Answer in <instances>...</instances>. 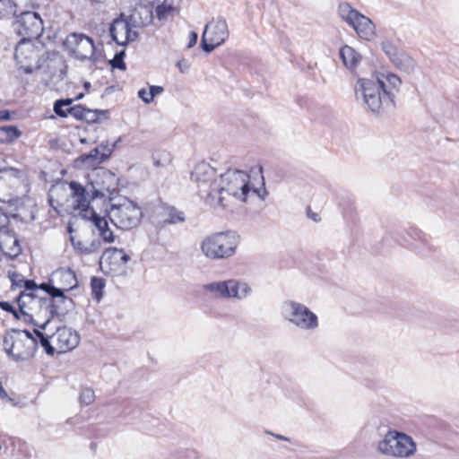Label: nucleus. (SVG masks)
Masks as SVG:
<instances>
[{
  "label": "nucleus",
  "instance_id": "nucleus-1",
  "mask_svg": "<svg viewBox=\"0 0 459 459\" xmlns=\"http://www.w3.org/2000/svg\"><path fill=\"white\" fill-rule=\"evenodd\" d=\"M249 178L246 171L239 169H228L220 175L216 198L222 196L223 199L221 203H215L213 207L229 208L237 201L246 203L249 196H258L264 200L266 190L264 189V195H261V190L251 188Z\"/></svg>",
  "mask_w": 459,
  "mask_h": 459
},
{
  "label": "nucleus",
  "instance_id": "nucleus-2",
  "mask_svg": "<svg viewBox=\"0 0 459 459\" xmlns=\"http://www.w3.org/2000/svg\"><path fill=\"white\" fill-rule=\"evenodd\" d=\"M104 178L114 180V175L109 172H103V175L97 176L86 186L82 184L71 181L69 187L71 189V196L74 200V208L80 210L83 217H88L93 209H90L91 201L104 197L106 194H111L115 190V185L104 186Z\"/></svg>",
  "mask_w": 459,
  "mask_h": 459
},
{
  "label": "nucleus",
  "instance_id": "nucleus-3",
  "mask_svg": "<svg viewBox=\"0 0 459 459\" xmlns=\"http://www.w3.org/2000/svg\"><path fill=\"white\" fill-rule=\"evenodd\" d=\"M357 99L361 98L367 108L373 113L379 112L383 103L394 102V93L392 92L379 74L370 78H359L355 85Z\"/></svg>",
  "mask_w": 459,
  "mask_h": 459
},
{
  "label": "nucleus",
  "instance_id": "nucleus-4",
  "mask_svg": "<svg viewBox=\"0 0 459 459\" xmlns=\"http://www.w3.org/2000/svg\"><path fill=\"white\" fill-rule=\"evenodd\" d=\"M377 451L387 457L407 459L417 452V444L406 433L398 430H388L384 438L378 441Z\"/></svg>",
  "mask_w": 459,
  "mask_h": 459
},
{
  "label": "nucleus",
  "instance_id": "nucleus-5",
  "mask_svg": "<svg viewBox=\"0 0 459 459\" xmlns=\"http://www.w3.org/2000/svg\"><path fill=\"white\" fill-rule=\"evenodd\" d=\"M110 202L108 216L117 228L128 230L140 223L143 212L137 204L126 197L110 199Z\"/></svg>",
  "mask_w": 459,
  "mask_h": 459
},
{
  "label": "nucleus",
  "instance_id": "nucleus-6",
  "mask_svg": "<svg viewBox=\"0 0 459 459\" xmlns=\"http://www.w3.org/2000/svg\"><path fill=\"white\" fill-rule=\"evenodd\" d=\"M37 345V339L28 330L13 329L3 341L4 351L16 361L32 358Z\"/></svg>",
  "mask_w": 459,
  "mask_h": 459
},
{
  "label": "nucleus",
  "instance_id": "nucleus-7",
  "mask_svg": "<svg viewBox=\"0 0 459 459\" xmlns=\"http://www.w3.org/2000/svg\"><path fill=\"white\" fill-rule=\"evenodd\" d=\"M191 180L195 183L199 195L210 206L221 203L223 197L216 198L219 180L216 170L206 162L198 163L191 172Z\"/></svg>",
  "mask_w": 459,
  "mask_h": 459
},
{
  "label": "nucleus",
  "instance_id": "nucleus-8",
  "mask_svg": "<svg viewBox=\"0 0 459 459\" xmlns=\"http://www.w3.org/2000/svg\"><path fill=\"white\" fill-rule=\"evenodd\" d=\"M238 246L233 232H218L205 237L201 242V251L209 259L220 260L232 256Z\"/></svg>",
  "mask_w": 459,
  "mask_h": 459
},
{
  "label": "nucleus",
  "instance_id": "nucleus-9",
  "mask_svg": "<svg viewBox=\"0 0 459 459\" xmlns=\"http://www.w3.org/2000/svg\"><path fill=\"white\" fill-rule=\"evenodd\" d=\"M37 290H21L15 299L18 305V310L21 319L26 323L45 330L49 324V319L43 323L37 322L34 317L43 314L44 298L36 295Z\"/></svg>",
  "mask_w": 459,
  "mask_h": 459
},
{
  "label": "nucleus",
  "instance_id": "nucleus-10",
  "mask_svg": "<svg viewBox=\"0 0 459 459\" xmlns=\"http://www.w3.org/2000/svg\"><path fill=\"white\" fill-rule=\"evenodd\" d=\"M281 316L302 330H314L318 326L317 316L305 305L293 300L282 304Z\"/></svg>",
  "mask_w": 459,
  "mask_h": 459
},
{
  "label": "nucleus",
  "instance_id": "nucleus-11",
  "mask_svg": "<svg viewBox=\"0 0 459 459\" xmlns=\"http://www.w3.org/2000/svg\"><path fill=\"white\" fill-rule=\"evenodd\" d=\"M203 289L218 299H243L251 292L247 283L234 279L206 283Z\"/></svg>",
  "mask_w": 459,
  "mask_h": 459
},
{
  "label": "nucleus",
  "instance_id": "nucleus-12",
  "mask_svg": "<svg viewBox=\"0 0 459 459\" xmlns=\"http://www.w3.org/2000/svg\"><path fill=\"white\" fill-rule=\"evenodd\" d=\"M139 23L134 15H129L124 18L114 20L109 28V33L112 39L120 46H126L129 42L134 41L138 38L136 29Z\"/></svg>",
  "mask_w": 459,
  "mask_h": 459
},
{
  "label": "nucleus",
  "instance_id": "nucleus-13",
  "mask_svg": "<svg viewBox=\"0 0 459 459\" xmlns=\"http://www.w3.org/2000/svg\"><path fill=\"white\" fill-rule=\"evenodd\" d=\"M64 48L70 56L84 61L91 58L95 52L92 39L82 33H71L64 41Z\"/></svg>",
  "mask_w": 459,
  "mask_h": 459
},
{
  "label": "nucleus",
  "instance_id": "nucleus-14",
  "mask_svg": "<svg viewBox=\"0 0 459 459\" xmlns=\"http://www.w3.org/2000/svg\"><path fill=\"white\" fill-rule=\"evenodd\" d=\"M229 36L228 25L224 19L212 21L205 26L202 36V48L210 53L222 44Z\"/></svg>",
  "mask_w": 459,
  "mask_h": 459
},
{
  "label": "nucleus",
  "instance_id": "nucleus-15",
  "mask_svg": "<svg viewBox=\"0 0 459 459\" xmlns=\"http://www.w3.org/2000/svg\"><path fill=\"white\" fill-rule=\"evenodd\" d=\"M74 307L72 299L66 297L65 292L57 290L49 297L44 298L43 314L49 321L53 317H64Z\"/></svg>",
  "mask_w": 459,
  "mask_h": 459
},
{
  "label": "nucleus",
  "instance_id": "nucleus-16",
  "mask_svg": "<svg viewBox=\"0 0 459 459\" xmlns=\"http://www.w3.org/2000/svg\"><path fill=\"white\" fill-rule=\"evenodd\" d=\"M16 30L23 39H38L43 32V21L35 12H24L16 21Z\"/></svg>",
  "mask_w": 459,
  "mask_h": 459
},
{
  "label": "nucleus",
  "instance_id": "nucleus-17",
  "mask_svg": "<svg viewBox=\"0 0 459 459\" xmlns=\"http://www.w3.org/2000/svg\"><path fill=\"white\" fill-rule=\"evenodd\" d=\"M131 257L124 249L117 247L108 248L100 257V264L102 270L111 274L124 272Z\"/></svg>",
  "mask_w": 459,
  "mask_h": 459
},
{
  "label": "nucleus",
  "instance_id": "nucleus-18",
  "mask_svg": "<svg viewBox=\"0 0 459 459\" xmlns=\"http://www.w3.org/2000/svg\"><path fill=\"white\" fill-rule=\"evenodd\" d=\"M55 349L58 353H64L74 349L80 342L79 334L68 327H58L51 335Z\"/></svg>",
  "mask_w": 459,
  "mask_h": 459
},
{
  "label": "nucleus",
  "instance_id": "nucleus-19",
  "mask_svg": "<svg viewBox=\"0 0 459 459\" xmlns=\"http://www.w3.org/2000/svg\"><path fill=\"white\" fill-rule=\"evenodd\" d=\"M0 253L10 258H15L22 253L17 237L9 228L0 230Z\"/></svg>",
  "mask_w": 459,
  "mask_h": 459
},
{
  "label": "nucleus",
  "instance_id": "nucleus-20",
  "mask_svg": "<svg viewBox=\"0 0 459 459\" xmlns=\"http://www.w3.org/2000/svg\"><path fill=\"white\" fill-rule=\"evenodd\" d=\"M37 57V51L30 44H24L20 42L14 51V58L17 65L26 74L33 72L32 61Z\"/></svg>",
  "mask_w": 459,
  "mask_h": 459
},
{
  "label": "nucleus",
  "instance_id": "nucleus-21",
  "mask_svg": "<svg viewBox=\"0 0 459 459\" xmlns=\"http://www.w3.org/2000/svg\"><path fill=\"white\" fill-rule=\"evenodd\" d=\"M407 235L411 238L410 240H405L407 245L417 253L427 255L434 250L427 235L420 230L411 228L407 231Z\"/></svg>",
  "mask_w": 459,
  "mask_h": 459
},
{
  "label": "nucleus",
  "instance_id": "nucleus-22",
  "mask_svg": "<svg viewBox=\"0 0 459 459\" xmlns=\"http://www.w3.org/2000/svg\"><path fill=\"white\" fill-rule=\"evenodd\" d=\"M51 281L56 284V289L63 292L69 291L78 284L75 273L71 269H59L52 274Z\"/></svg>",
  "mask_w": 459,
  "mask_h": 459
},
{
  "label": "nucleus",
  "instance_id": "nucleus-23",
  "mask_svg": "<svg viewBox=\"0 0 459 459\" xmlns=\"http://www.w3.org/2000/svg\"><path fill=\"white\" fill-rule=\"evenodd\" d=\"M158 223L165 226L185 221L184 212L173 206L163 204L157 208Z\"/></svg>",
  "mask_w": 459,
  "mask_h": 459
},
{
  "label": "nucleus",
  "instance_id": "nucleus-24",
  "mask_svg": "<svg viewBox=\"0 0 459 459\" xmlns=\"http://www.w3.org/2000/svg\"><path fill=\"white\" fill-rule=\"evenodd\" d=\"M87 219L91 220L97 230L100 238L106 243H112L115 240L114 232L108 226V222L105 217L100 216L95 211L88 214Z\"/></svg>",
  "mask_w": 459,
  "mask_h": 459
},
{
  "label": "nucleus",
  "instance_id": "nucleus-25",
  "mask_svg": "<svg viewBox=\"0 0 459 459\" xmlns=\"http://www.w3.org/2000/svg\"><path fill=\"white\" fill-rule=\"evenodd\" d=\"M351 26L356 30L357 34L364 39H370L375 34V25L371 20L365 15L359 14L352 22Z\"/></svg>",
  "mask_w": 459,
  "mask_h": 459
},
{
  "label": "nucleus",
  "instance_id": "nucleus-26",
  "mask_svg": "<svg viewBox=\"0 0 459 459\" xmlns=\"http://www.w3.org/2000/svg\"><path fill=\"white\" fill-rule=\"evenodd\" d=\"M339 54L344 66L351 71H353L360 61V55L348 45L342 47Z\"/></svg>",
  "mask_w": 459,
  "mask_h": 459
},
{
  "label": "nucleus",
  "instance_id": "nucleus-27",
  "mask_svg": "<svg viewBox=\"0 0 459 459\" xmlns=\"http://www.w3.org/2000/svg\"><path fill=\"white\" fill-rule=\"evenodd\" d=\"M71 242L75 251L81 255H91L97 253L100 250L101 244L98 239H93L89 243H84L82 240H76L74 237H71Z\"/></svg>",
  "mask_w": 459,
  "mask_h": 459
},
{
  "label": "nucleus",
  "instance_id": "nucleus-28",
  "mask_svg": "<svg viewBox=\"0 0 459 459\" xmlns=\"http://www.w3.org/2000/svg\"><path fill=\"white\" fill-rule=\"evenodd\" d=\"M391 61L396 68L407 74L413 72L415 68L414 60L403 50H400Z\"/></svg>",
  "mask_w": 459,
  "mask_h": 459
},
{
  "label": "nucleus",
  "instance_id": "nucleus-29",
  "mask_svg": "<svg viewBox=\"0 0 459 459\" xmlns=\"http://www.w3.org/2000/svg\"><path fill=\"white\" fill-rule=\"evenodd\" d=\"M111 150L100 145V147H96L90 152L89 154L83 157L84 161H90L91 165L100 164L104 161L109 155Z\"/></svg>",
  "mask_w": 459,
  "mask_h": 459
},
{
  "label": "nucleus",
  "instance_id": "nucleus-30",
  "mask_svg": "<svg viewBox=\"0 0 459 459\" xmlns=\"http://www.w3.org/2000/svg\"><path fill=\"white\" fill-rule=\"evenodd\" d=\"M338 13L349 25H351L359 14V13L353 9L348 3H341L339 4Z\"/></svg>",
  "mask_w": 459,
  "mask_h": 459
},
{
  "label": "nucleus",
  "instance_id": "nucleus-31",
  "mask_svg": "<svg viewBox=\"0 0 459 459\" xmlns=\"http://www.w3.org/2000/svg\"><path fill=\"white\" fill-rule=\"evenodd\" d=\"M34 334L36 335L37 342L40 343V345L44 348L45 351L48 355H54L56 352L55 349V344H53L51 340V335L48 336L39 329H34Z\"/></svg>",
  "mask_w": 459,
  "mask_h": 459
},
{
  "label": "nucleus",
  "instance_id": "nucleus-32",
  "mask_svg": "<svg viewBox=\"0 0 459 459\" xmlns=\"http://www.w3.org/2000/svg\"><path fill=\"white\" fill-rule=\"evenodd\" d=\"M16 4L13 0H0V20L15 15Z\"/></svg>",
  "mask_w": 459,
  "mask_h": 459
},
{
  "label": "nucleus",
  "instance_id": "nucleus-33",
  "mask_svg": "<svg viewBox=\"0 0 459 459\" xmlns=\"http://www.w3.org/2000/svg\"><path fill=\"white\" fill-rule=\"evenodd\" d=\"M21 135L16 126H5L0 127V142H11Z\"/></svg>",
  "mask_w": 459,
  "mask_h": 459
},
{
  "label": "nucleus",
  "instance_id": "nucleus-34",
  "mask_svg": "<svg viewBox=\"0 0 459 459\" xmlns=\"http://www.w3.org/2000/svg\"><path fill=\"white\" fill-rule=\"evenodd\" d=\"M13 288H22V290H37V284L33 280L20 278L16 274L12 278Z\"/></svg>",
  "mask_w": 459,
  "mask_h": 459
},
{
  "label": "nucleus",
  "instance_id": "nucleus-35",
  "mask_svg": "<svg viewBox=\"0 0 459 459\" xmlns=\"http://www.w3.org/2000/svg\"><path fill=\"white\" fill-rule=\"evenodd\" d=\"M108 113V110L89 109L85 108L82 120L89 124L97 123L100 121L101 116L107 118Z\"/></svg>",
  "mask_w": 459,
  "mask_h": 459
},
{
  "label": "nucleus",
  "instance_id": "nucleus-36",
  "mask_svg": "<svg viewBox=\"0 0 459 459\" xmlns=\"http://www.w3.org/2000/svg\"><path fill=\"white\" fill-rule=\"evenodd\" d=\"M73 101V99H61L56 100L54 103L55 113L61 117H66L69 114L67 108L72 105Z\"/></svg>",
  "mask_w": 459,
  "mask_h": 459
},
{
  "label": "nucleus",
  "instance_id": "nucleus-37",
  "mask_svg": "<svg viewBox=\"0 0 459 459\" xmlns=\"http://www.w3.org/2000/svg\"><path fill=\"white\" fill-rule=\"evenodd\" d=\"M91 287L93 298L100 300L102 298L103 289L105 287L103 279L92 277L91 280Z\"/></svg>",
  "mask_w": 459,
  "mask_h": 459
},
{
  "label": "nucleus",
  "instance_id": "nucleus-38",
  "mask_svg": "<svg viewBox=\"0 0 459 459\" xmlns=\"http://www.w3.org/2000/svg\"><path fill=\"white\" fill-rule=\"evenodd\" d=\"M381 79H384L387 88L393 92V90H398L402 84V80L394 74H380Z\"/></svg>",
  "mask_w": 459,
  "mask_h": 459
},
{
  "label": "nucleus",
  "instance_id": "nucleus-39",
  "mask_svg": "<svg viewBox=\"0 0 459 459\" xmlns=\"http://www.w3.org/2000/svg\"><path fill=\"white\" fill-rule=\"evenodd\" d=\"M79 400L80 403L84 405H90L93 403L95 401L94 391L89 387L82 388L80 393Z\"/></svg>",
  "mask_w": 459,
  "mask_h": 459
},
{
  "label": "nucleus",
  "instance_id": "nucleus-40",
  "mask_svg": "<svg viewBox=\"0 0 459 459\" xmlns=\"http://www.w3.org/2000/svg\"><path fill=\"white\" fill-rule=\"evenodd\" d=\"M126 56V52L125 50H121L119 52H117L114 58L110 61V65L113 68H117L119 70H126V63L124 62V57Z\"/></svg>",
  "mask_w": 459,
  "mask_h": 459
},
{
  "label": "nucleus",
  "instance_id": "nucleus-41",
  "mask_svg": "<svg viewBox=\"0 0 459 459\" xmlns=\"http://www.w3.org/2000/svg\"><path fill=\"white\" fill-rule=\"evenodd\" d=\"M383 51L386 54L390 60H392L396 54L401 50L398 49L394 44L389 41L382 42L381 44Z\"/></svg>",
  "mask_w": 459,
  "mask_h": 459
},
{
  "label": "nucleus",
  "instance_id": "nucleus-42",
  "mask_svg": "<svg viewBox=\"0 0 459 459\" xmlns=\"http://www.w3.org/2000/svg\"><path fill=\"white\" fill-rule=\"evenodd\" d=\"M174 10L173 6L166 5L165 3L157 4L156 14L160 20L165 18L169 13Z\"/></svg>",
  "mask_w": 459,
  "mask_h": 459
},
{
  "label": "nucleus",
  "instance_id": "nucleus-43",
  "mask_svg": "<svg viewBox=\"0 0 459 459\" xmlns=\"http://www.w3.org/2000/svg\"><path fill=\"white\" fill-rule=\"evenodd\" d=\"M67 110L69 112L68 115H71L72 117H74L76 119L82 120L83 114L85 111V108L83 106H82V105H75L73 107L70 106L69 108H67Z\"/></svg>",
  "mask_w": 459,
  "mask_h": 459
},
{
  "label": "nucleus",
  "instance_id": "nucleus-44",
  "mask_svg": "<svg viewBox=\"0 0 459 459\" xmlns=\"http://www.w3.org/2000/svg\"><path fill=\"white\" fill-rule=\"evenodd\" d=\"M0 307L6 312L12 313L16 319L21 320L19 310L16 309L12 303L7 301H0Z\"/></svg>",
  "mask_w": 459,
  "mask_h": 459
},
{
  "label": "nucleus",
  "instance_id": "nucleus-45",
  "mask_svg": "<svg viewBox=\"0 0 459 459\" xmlns=\"http://www.w3.org/2000/svg\"><path fill=\"white\" fill-rule=\"evenodd\" d=\"M44 290L48 297L53 294L54 292L57 291V289H56V286L54 285V281H51V279L48 282L41 283L40 285L37 284V290Z\"/></svg>",
  "mask_w": 459,
  "mask_h": 459
},
{
  "label": "nucleus",
  "instance_id": "nucleus-46",
  "mask_svg": "<svg viewBox=\"0 0 459 459\" xmlns=\"http://www.w3.org/2000/svg\"><path fill=\"white\" fill-rule=\"evenodd\" d=\"M163 91H164V89L161 86H157V85L151 86L149 89L150 99H152L153 100L154 97L161 94Z\"/></svg>",
  "mask_w": 459,
  "mask_h": 459
},
{
  "label": "nucleus",
  "instance_id": "nucleus-47",
  "mask_svg": "<svg viewBox=\"0 0 459 459\" xmlns=\"http://www.w3.org/2000/svg\"><path fill=\"white\" fill-rule=\"evenodd\" d=\"M138 97L146 104L152 102V100L150 99L149 91H147L145 88L139 90Z\"/></svg>",
  "mask_w": 459,
  "mask_h": 459
},
{
  "label": "nucleus",
  "instance_id": "nucleus-48",
  "mask_svg": "<svg viewBox=\"0 0 459 459\" xmlns=\"http://www.w3.org/2000/svg\"><path fill=\"white\" fill-rule=\"evenodd\" d=\"M171 161L170 157L166 155V157L161 160L160 159L157 157H153V164L155 167H165L166 165L169 164Z\"/></svg>",
  "mask_w": 459,
  "mask_h": 459
},
{
  "label": "nucleus",
  "instance_id": "nucleus-49",
  "mask_svg": "<svg viewBox=\"0 0 459 459\" xmlns=\"http://www.w3.org/2000/svg\"><path fill=\"white\" fill-rule=\"evenodd\" d=\"M9 222L8 215L0 209V230L8 228Z\"/></svg>",
  "mask_w": 459,
  "mask_h": 459
},
{
  "label": "nucleus",
  "instance_id": "nucleus-50",
  "mask_svg": "<svg viewBox=\"0 0 459 459\" xmlns=\"http://www.w3.org/2000/svg\"><path fill=\"white\" fill-rule=\"evenodd\" d=\"M197 33H195V31H191L189 34V42L187 48H193L197 42Z\"/></svg>",
  "mask_w": 459,
  "mask_h": 459
},
{
  "label": "nucleus",
  "instance_id": "nucleus-51",
  "mask_svg": "<svg viewBox=\"0 0 459 459\" xmlns=\"http://www.w3.org/2000/svg\"><path fill=\"white\" fill-rule=\"evenodd\" d=\"M307 217L310 218L311 220H313L314 221L317 222L320 221V217L319 215L316 213V212H314L310 207H308L307 209Z\"/></svg>",
  "mask_w": 459,
  "mask_h": 459
},
{
  "label": "nucleus",
  "instance_id": "nucleus-52",
  "mask_svg": "<svg viewBox=\"0 0 459 459\" xmlns=\"http://www.w3.org/2000/svg\"><path fill=\"white\" fill-rule=\"evenodd\" d=\"M177 66L179 68V70L184 73L186 70L188 69V65L185 60H180L178 62Z\"/></svg>",
  "mask_w": 459,
  "mask_h": 459
},
{
  "label": "nucleus",
  "instance_id": "nucleus-53",
  "mask_svg": "<svg viewBox=\"0 0 459 459\" xmlns=\"http://www.w3.org/2000/svg\"><path fill=\"white\" fill-rule=\"evenodd\" d=\"M275 437L278 438V439H281V440H285V441H289L290 439L284 436H281V435H275Z\"/></svg>",
  "mask_w": 459,
  "mask_h": 459
},
{
  "label": "nucleus",
  "instance_id": "nucleus-54",
  "mask_svg": "<svg viewBox=\"0 0 459 459\" xmlns=\"http://www.w3.org/2000/svg\"><path fill=\"white\" fill-rule=\"evenodd\" d=\"M150 3L152 4H159V3H165L166 0H149Z\"/></svg>",
  "mask_w": 459,
  "mask_h": 459
},
{
  "label": "nucleus",
  "instance_id": "nucleus-55",
  "mask_svg": "<svg viewBox=\"0 0 459 459\" xmlns=\"http://www.w3.org/2000/svg\"><path fill=\"white\" fill-rule=\"evenodd\" d=\"M48 201H49L50 205L54 207V204H53L54 200H53L52 195L49 196V200Z\"/></svg>",
  "mask_w": 459,
  "mask_h": 459
},
{
  "label": "nucleus",
  "instance_id": "nucleus-56",
  "mask_svg": "<svg viewBox=\"0 0 459 459\" xmlns=\"http://www.w3.org/2000/svg\"><path fill=\"white\" fill-rule=\"evenodd\" d=\"M82 97H83V94H82V93H81V94H79V95L76 97V100H80V99H82Z\"/></svg>",
  "mask_w": 459,
  "mask_h": 459
},
{
  "label": "nucleus",
  "instance_id": "nucleus-57",
  "mask_svg": "<svg viewBox=\"0 0 459 459\" xmlns=\"http://www.w3.org/2000/svg\"><path fill=\"white\" fill-rule=\"evenodd\" d=\"M91 86L90 82H85L84 87L89 88Z\"/></svg>",
  "mask_w": 459,
  "mask_h": 459
},
{
  "label": "nucleus",
  "instance_id": "nucleus-58",
  "mask_svg": "<svg viewBox=\"0 0 459 459\" xmlns=\"http://www.w3.org/2000/svg\"><path fill=\"white\" fill-rule=\"evenodd\" d=\"M56 190H58V188L51 189V193H54Z\"/></svg>",
  "mask_w": 459,
  "mask_h": 459
}]
</instances>
